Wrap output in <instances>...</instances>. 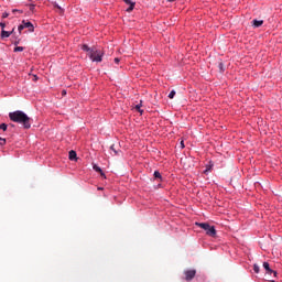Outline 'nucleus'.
<instances>
[{"label":"nucleus","mask_w":282,"mask_h":282,"mask_svg":"<svg viewBox=\"0 0 282 282\" xmlns=\"http://www.w3.org/2000/svg\"><path fill=\"white\" fill-rule=\"evenodd\" d=\"M9 118L12 122H17L18 124H22L24 129H30L32 127V118H30L25 112L21 110H17L9 113Z\"/></svg>","instance_id":"obj_1"},{"label":"nucleus","mask_w":282,"mask_h":282,"mask_svg":"<svg viewBox=\"0 0 282 282\" xmlns=\"http://www.w3.org/2000/svg\"><path fill=\"white\" fill-rule=\"evenodd\" d=\"M88 56L93 63H102V56H105V53H102L100 48L91 47Z\"/></svg>","instance_id":"obj_2"},{"label":"nucleus","mask_w":282,"mask_h":282,"mask_svg":"<svg viewBox=\"0 0 282 282\" xmlns=\"http://www.w3.org/2000/svg\"><path fill=\"white\" fill-rule=\"evenodd\" d=\"M23 30H29V32H34V24L30 21L23 20L22 23L18 26L19 34L23 32Z\"/></svg>","instance_id":"obj_3"},{"label":"nucleus","mask_w":282,"mask_h":282,"mask_svg":"<svg viewBox=\"0 0 282 282\" xmlns=\"http://www.w3.org/2000/svg\"><path fill=\"white\" fill-rule=\"evenodd\" d=\"M184 280L185 281H193L195 279V275L197 274V271L195 269H188L183 272Z\"/></svg>","instance_id":"obj_4"},{"label":"nucleus","mask_w":282,"mask_h":282,"mask_svg":"<svg viewBox=\"0 0 282 282\" xmlns=\"http://www.w3.org/2000/svg\"><path fill=\"white\" fill-rule=\"evenodd\" d=\"M263 268L265 270V274H269V276H272V274H273V276H276V271H274L270 268V263L263 262Z\"/></svg>","instance_id":"obj_5"},{"label":"nucleus","mask_w":282,"mask_h":282,"mask_svg":"<svg viewBox=\"0 0 282 282\" xmlns=\"http://www.w3.org/2000/svg\"><path fill=\"white\" fill-rule=\"evenodd\" d=\"M206 235H208L209 237H216L217 230L215 229V227L209 225V228L206 230Z\"/></svg>","instance_id":"obj_6"},{"label":"nucleus","mask_w":282,"mask_h":282,"mask_svg":"<svg viewBox=\"0 0 282 282\" xmlns=\"http://www.w3.org/2000/svg\"><path fill=\"white\" fill-rule=\"evenodd\" d=\"M124 3H127L128 6H130V7L127 9V12H133V8H135V3L132 2L131 0H124Z\"/></svg>","instance_id":"obj_7"},{"label":"nucleus","mask_w":282,"mask_h":282,"mask_svg":"<svg viewBox=\"0 0 282 282\" xmlns=\"http://www.w3.org/2000/svg\"><path fill=\"white\" fill-rule=\"evenodd\" d=\"M0 36H1V39H10V36H12V32L2 30Z\"/></svg>","instance_id":"obj_8"},{"label":"nucleus","mask_w":282,"mask_h":282,"mask_svg":"<svg viewBox=\"0 0 282 282\" xmlns=\"http://www.w3.org/2000/svg\"><path fill=\"white\" fill-rule=\"evenodd\" d=\"M253 28H261L263 25V20H252Z\"/></svg>","instance_id":"obj_9"},{"label":"nucleus","mask_w":282,"mask_h":282,"mask_svg":"<svg viewBox=\"0 0 282 282\" xmlns=\"http://www.w3.org/2000/svg\"><path fill=\"white\" fill-rule=\"evenodd\" d=\"M68 158H69V160H70L72 162H74V161L76 160V151L70 150V151L68 152Z\"/></svg>","instance_id":"obj_10"},{"label":"nucleus","mask_w":282,"mask_h":282,"mask_svg":"<svg viewBox=\"0 0 282 282\" xmlns=\"http://www.w3.org/2000/svg\"><path fill=\"white\" fill-rule=\"evenodd\" d=\"M197 226H199V228H203V230H208V228H210V225L208 223H199L197 224Z\"/></svg>","instance_id":"obj_11"},{"label":"nucleus","mask_w":282,"mask_h":282,"mask_svg":"<svg viewBox=\"0 0 282 282\" xmlns=\"http://www.w3.org/2000/svg\"><path fill=\"white\" fill-rule=\"evenodd\" d=\"M83 52H87L88 56L91 54V47H89L87 44L82 45Z\"/></svg>","instance_id":"obj_12"},{"label":"nucleus","mask_w":282,"mask_h":282,"mask_svg":"<svg viewBox=\"0 0 282 282\" xmlns=\"http://www.w3.org/2000/svg\"><path fill=\"white\" fill-rule=\"evenodd\" d=\"M93 169L94 171H96V173H100L101 176H105V173L102 172V169H100V166L95 164Z\"/></svg>","instance_id":"obj_13"},{"label":"nucleus","mask_w":282,"mask_h":282,"mask_svg":"<svg viewBox=\"0 0 282 282\" xmlns=\"http://www.w3.org/2000/svg\"><path fill=\"white\" fill-rule=\"evenodd\" d=\"M110 150H112V152H113L115 155H120V151H119V150H116V145L112 144V145L110 147Z\"/></svg>","instance_id":"obj_14"},{"label":"nucleus","mask_w":282,"mask_h":282,"mask_svg":"<svg viewBox=\"0 0 282 282\" xmlns=\"http://www.w3.org/2000/svg\"><path fill=\"white\" fill-rule=\"evenodd\" d=\"M155 180H162V174L159 171L154 172Z\"/></svg>","instance_id":"obj_15"},{"label":"nucleus","mask_w":282,"mask_h":282,"mask_svg":"<svg viewBox=\"0 0 282 282\" xmlns=\"http://www.w3.org/2000/svg\"><path fill=\"white\" fill-rule=\"evenodd\" d=\"M175 90H171V93L169 94V98L173 100V98H175Z\"/></svg>","instance_id":"obj_16"},{"label":"nucleus","mask_w":282,"mask_h":282,"mask_svg":"<svg viewBox=\"0 0 282 282\" xmlns=\"http://www.w3.org/2000/svg\"><path fill=\"white\" fill-rule=\"evenodd\" d=\"M253 271L256 272V274H259L260 268L258 264H253Z\"/></svg>","instance_id":"obj_17"},{"label":"nucleus","mask_w":282,"mask_h":282,"mask_svg":"<svg viewBox=\"0 0 282 282\" xmlns=\"http://www.w3.org/2000/svg\"><path fill=\"white\" fill-rule=\"evenodd\" d=\"M0 129H2V131H8V124L6 123L0 124Z\"/></svg>","instance_id":"obj_18"},{"label":"nucleus","mask_w":282,"mask_h":282,"mask_svg":"<svg viewBox=\"0 0 282 282\" xmlns=\"http://www.w3.org/2000/svg\"><path fill=\"white\" fill-rule=\"evenodd\" d=\"M218 68H219V72H224L225 70V68H224V63H219L218 64Z\"/></svg>","instance_id":"obj_19"},{"label":"nucleus","mask_w":282,"mask_h":282,"mask_svg":"<svg viewBox=\"0 0 282 282\" xmlns=\"http://www.w3.org/2000/svg\"><path fill=\"white\" fill-rule=\"evenodd\" d=\"M0 147H6V139L0 137Z\"/></svg>","instance_id":"obj_20"},{"label":"nucleus","mask_w":282,"mask_h":282,"mask_svg":"<svg viewBox=\"0 0 282 282\" xmlns=\"http://www.w3.org/2000/svg\"><path fill=\"white\" fill-rule=\"evenodd\" d=\"M23 46H17L15 48H14V52H23Z\"/></svg>","instance_id":"obj_21"},{"label":"nucleus","mask_w":282,"mask_h":282,"mask_svg":"<svg viewBox=\"0 0 282 282\" xmlns=\"http://www.w3.org/2000/svg\"><path fill=\"white\" fill-rule=\"evenodd\" d=\"M17 12H20V14H23V11H21V10H19V9H13V10H12V13H13V14H17Z\"/></svg>","instance_id":"obj_22"},{"label":"nucleus","mask_w":282,"mask_h":282,"mask_svg":"<svg viewBox=\"0 0 282 282\" xmlns=\"http://www.w3.org/2000/svg\"><path fill=\"white\" fill-rule=\"evenodd\" d=\"M10 17V14L8 13V12H4L3 14H2V19H8Z\"/></svg>","instance_id":"obj_23"},{"label":"nucleus","mask_w":282,"mask_h":282,"mask_svg":"<svg viewBox=\"0 0 282 282\" xmlns=\"http://www.w3.org/2000/svg\"><path fill=\"white\" fill-rule=\"evenodd\" d=\"M135 109H137V111H139V113H142V109H140V105H137Z\"/></svg>","instance_id":"obj_24"},{"label":"nucleus","mask_w":282,"mask_h":282,"mask_svg":"<svg viewBox=\"0 0 282 282\" xmlns=\"http://www.w3.org/2000/svg\"><path fill=\"white\" fill-rule=\"evenodd\" d=\"M0 28H2V30L6 29V22H0Z\"/></svg>","instance_id":"obj_25"},{"label":"nucleus","mask_w":282,"mask_h":282,"mask_svg":"<svg viewBox=\"0 0 282 282\" xmlns=\"http://www.w3.org/2000/svg\"><path fill=\"white\" fill-rule=\"evenodd\" d=\"M55 8H57V10H59L61 12H63V8H61V6L55 4Z\"/></svg>","instance_id":"obj_26"},{"label":"nucleus","mask_w":282,"mask_h":282,"mask_svg":"<svg viewBox=\"0 0 282 282\" xmlns=\"http://www.w3.org/2000/svg\"><path fill=\"white\" fill-rule=\"evenodd\" d=\"M30 11L34 12V4H30Z\"/></svg>","instance_id":"obj_27"},{"label":"nucleus","mask_w":282,"mask_h":282,"mask_svg":"<svg viewBox=\"0 0 282 282\" xmlns=\"http://www.w3.org/2000/svg\"><path fill=\"white\" fill-rule=\"evenodd\" d=\"M115 63H117V64L120 63V58L116 57Z\"/></svg>","instance_id":"obj_28"},{"label":"nucleus","mask_w":282,"mask_h":282,"mask_svg":"<svg viewBox=\"0 0 282 282\" xmlns=\"http://www.w3.org/2000/svg\"><path fill=\"white\" fill-rule=\"evenodd\" d=\"M20 41H21V40H17V41L14 42V45H19Z\"/></svg>","instance_id":"obj_29"},{"label":"nucleus","mask_w":282,"mask_h":282,"mask_svg":"<svg viewBox=\"0 0 282 282\" xmlns=\"http://www.w3.org/2000/svg\"><path fill=\"white\" fill-rule=\"evenodd\" d=\"M184 141H181V148L184 149Z\"/></svg>","instance_id":"obj_30"},{"label":"nucleus","mask_w":282,"mask_h":282,"mask_svg":"<svg viewBox=\"0 0 282 282\" xmlns=\"http://www.w3.org/2000/svg\"><path fill=\"white\" fill-rule=\"evenodd\" d=\"M62 94H63V96H65L67 94V91L63 90Z\"/></svg>","instance_id":"obj_31"},{"label":"nucleus","mask_w":282,"mask_h":282,"mask_svg":"<svg viewBox=\"0 0 282 282\" xmlns=\"http://www.w3.org/2000/svg\"><path fill=\"white\" fill-rule=\"evenodd\" d=\"M11 32H12V34H14V29H12V31H11Z\"/></svg>","instance_id":"obj_32"},{"label":"nucleus","mask_w":282,"mask_h":282,"mask_svg":"<svg viewBox=\"0 0 282 282\" xmlns=\"http://www.w3.org/2000/svg\"><path fill=\"white\" fill-rule=\"evenodd\" d=\"M269 282H274V280H270Z\"/></svg>","instance_id":"obj_33"}]
</instances>
